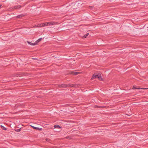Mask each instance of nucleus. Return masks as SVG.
I'll list each match as a JSON object with an SVG mask.
<instances>
[{
    "instance_id": "obj_2",
    "label": "nucleus",
    "mask_w": 148,
    "mask_h": 148,
    "mask_svg": "<svg viewBox=\"0 0 148 148\" xmlns=\"http://www.w3.org/2000/svg\"><path fill=\"white\" fill-rule=\"evenodd\" d=\"M48 26L53 25H57V23L54 21H50L48 22Z\"/></svg>"
},
{
    "instance_id": "obj_14",
    "label": "nucleus",
    "mask_w": 148,
    "mask_h": 148,
    "mask_svg": "<svg viewBox=\"0 0 148 148\" xmlns=\"http://www.w3.org/2000/svg\"><path fill=\"white\" fill-rule=\"evenodd\" d=\"M89 35V33H87L86 34H85V35H84V38H86L87 37V36H88V35Z\"/></svg>"
},
{
    "instance_id": "obj_12",
    "label": "nucleus",
    "mask_w": 148,
    "mask_h": 148,
    "mask_svg": "<svg viewBox=\"0 0 148 148\" xmlns=\"http://www.w3.org/2000/svg\"><path fill=\"white\" fill-rule=\"evenodd\" d=\"M1 128L3 130H6L7 129V128L5 127L2 125H1Z\"/></svg>"
},
{
    "instance_id": "obj_5",
    "label": "nucleus",
    "mask_w": 148,
    "mask_h": 148,
    "mask_svg": "<svg viewBox=\"0 0 148 148\" xmlns=\"http://www.w3.org/2000/svg\"><path fill=\"white\" fill-rule=\"evenodd\" d=\"M21 7V6L20 5H16L14 7H12V8L11 9H18L19 8Z\"/></svg>"
},
{
    "instance_id": "obj_8",
    "label": "nucleus",
    "mask_w": 148,
    "mask_h": 148,
    "mask_svg": "<svg viewBox=\"0 0 148 148\" xmlns=\"http://www.w3.org/2000/svg\"><path fill=\"white\" fill-rule=\"evenodd\" d=\"M80 73L79 72H75L73 73H72L74 75H76Z\"/></svg>"
},
{
    "instance_id": "obj_9",
    "label": "nucleus",
    "mask_w": 148,
    "mask_h": 148,
    "mask_svg": "<svg viewBox=\"0 0 148 148\" xmlns=\"http://www.w3.org/2000/svg\"><path fill=\"white\" fill-rule=\"evenodd\" d=\"M24 16V15L23 14H20L19 15H18L16 16V18H20L23 17Z\"/></svg>"
},
{
    "instance_id": "obj_4",
    "label": "nucleus",
    "mask_w": 148,
    "mask_h": 148,
    "mask_svg": "<svg viewBox=\"0 0 148 148\" xmlns=\"http://www.w3.org/2000/svg\"><path fill=\"white\" fill-rule=\"evenodd\" d=\"M48 26V22H46L43 23H41L40 25V26L42 27L45 26Z\"/></svg>"
},
{
    "instance_id": "obj_16",
    "label": "nucleus",
    "mask_w": 148,
    "mask_h": 148,
    "mask_svg": "<svg viewBox=\"0 0 148 148\" xmlns=\"http://www.w3.org/2000/svg\"><path fill=\"white\" fill-rule=\"evenodd\" d=\"M144 88H137V89H144Z\"/></svg>"
},
{
    "instance_id": "obj_3",
    "label": "nucleus",
    "mask_w": 148,
    "mask_h": 148,
    "mask_svg": "<svg viewBox=\"0 0 148 148\" xmlns=\"http://www.w3.org/2000/svg\"><path fill=\"white\" fill-rule=\"evenodd\" d=\"M99 76V75L94 74H93L91 79H94L95 78H98V77Z\"/></svg>"
},
{
    "instance_id": "obj_7",
    "label": "nucleus",
    "mask_w": 148,
    "mask_h": 148,
    "mask_svg": "<svg viewBox=\"0 0 148 148\" xmlns=\"http://www.w3.org/2000/svg\"><path fill=\"white\" fill-rule=\"evenodd\" d=\"M32 127L35 130H41L42 129L41 128H39L38 127H35L33 126H32Z\"/></svg>"
},
{
    "instance_id": "obj_11",
    "label": "nucleus",
    "mask_w": 148,
    "mask_h": 148,
    "mask_svg": "<svg viewBox=\"0 0 148 148\" xmlns=\"http://www.w3.org/2000/svg\"><path fill=\"white\" fill-rule=\"evenodd\" d=\"M98 78L101 81H102L103 80V79L101 77V75L100 74L99 75V76L98 77Z\"/></svg>"
},
{
    "instance_id": "obj_15",
    "label": "nucleus",
    "mask_w": 148,
    "mask_h": 148,
    "mask_svg": "<svg viewBox=\"0 0 148 148\" xmlns=\"http://www.w3.org/2000/svg\"><path fill=\"white\" fill-rule=\"evenodd\" d=\"M21 129V128H20V129H18L16 130L15 131L17 132H19L20 131Z\"/></svg>"
},
{
    "instance_id": "obj_18",
    "label": "nucleus",
    "mask_w": 148,
    "mask_h": 148,
    "mask_svg": "<svg viewBox=\"0 0 148 148\" xmlns=\"http://www.w3.org/2000/svg\"><path fill=\"white\" fill-rule=\"evenodd\" d=\"M1 5H0V8H1Z\"/></svg>"
},
{
    "instance_id": "obj_1",
    "label": "nucleus",
    "mask_w": 148,
    "mask_h": 148,
    "mask_svg": "<svg viewBox=\"0 0 148 148\" xmlns=\"http://www.w3.org/2000/svg\"><path fill=\"white\" fill-rule=\"evenodd\" d=\"M78 86V85L76 84H62L58 85L59 87L60 88H66L70 87H77Z\"/></svg>"
},
{
    "instance_id": "obj_17",
    "label": "nucleus",
    "mask_w": 148,
    "mask_h": 148,
    "mask_svg": "<svg viewBox=\"0 0 148 148\" xmlns=\"http://www.w3.org/2000/svg\"><path fill=\"white\" fill-rule=\"evenodd\" d=\"M137 88L135 86H133V89H137Z\"/></svg>"
},
{
    "instance_id": "obj_6",
    "label": "nucleus",
    "mask_w": 148,
    "mask_h": 148,
    "mask_svg": "<svg viewBox=\"0 0 148 148\" xmlns=\"http://www.w3.org/2000/svg\"><path fill=\"white\" fill-rule=\"evenodd\" d=\"M27 42L29 44L32 45H36V43H35V42L34 43H33L28 41H27Z\"/></svg>"
},
{
    "instance_id": "obj_10",
    "label": "nucleus",
    "mask_w": 148,
    "mask_h": 148,
    "mask_svg": "<svg viewBox=\"0 0 148 148\" xmlns=\"http://www.w3.org/2000/svg\"><path fill=\"white\" fill-rule=\"evenodd\" d=\"M42 38H40L39 39H38L37 40H36L35 42V43H36V45L39 42H40L42 40Z\"/></svg>"
},
{
    "instance_id": "obj_13",
    "label": "nucleus",
    "mask_w": 148,
    "mask_h": 148,
    "mask_svg": "<svg viewBox=\"0 0 148 148\" xmlns=\"http://www.w3.org/2000/svg\"><path fill=\"white\" fill-rule=\"evenodd\" d=\"M54 127L55 128H61L60 126L58 125H54Z\"/></svg>"
}]
</instances>
